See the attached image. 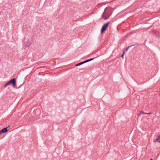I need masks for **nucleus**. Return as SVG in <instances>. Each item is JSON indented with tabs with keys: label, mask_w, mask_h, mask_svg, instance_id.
<instances>
[{
	"label": "nucleus",
	"mask_w": 160,
	"mask_h": 160,
	"mask_svg": "<svg viewBox=\"0 0 160 160\" xmlns=\"http://www.w3.org/2000/svg\"><path fill=\"white\" fill-rule=\"evenodd\" d=\"M140 112H141V113H143V114H146V113L143 112V111H142Z\"/></svg>",
	"instance_id": "11"
},
{
	"label": "nucleus",
	"mask_w": 160,
	"mask_h": 160,
	"mask_svg": "<svg viewBox=\"0 0 160 160\" xmlns=\"http://www.w3.org/2000/svg\"><path fill=\"white\" fill-rule=\"evenodd\" d=\"M83 64V62H80V63H78V64H76V66H79V65H82V64Z\"/></svg>",
	"instance_id": "6"
},
{
	"label": "nucleus",
	"mask_w": 160,
	"mask_h": 160,
	"mask_svg": "<svg viewBox=\"0 0 160 160\" xmlns=\"http://www.w3.org/2000/svg\"><path fill=\"white\" fill-rule=\"evenodd\" d=\"M109 24L110 23L108 22L103 25L101 29V32L102 33L106 30Z\"/></svg>",
	"instance_id": "3"
},
{
	"label": "nucleus",
	"mask_w": 160,
	"mask_h": 160,
	"mask_svg": "<svg viewBox=\"0 0 160 160\" xmlns=\"http://www.w3.org/2000/svg\"><path fill=\"white\" fill-rule=\"evenodd\" d=\"M132 46H129L128 48H126V49H125V51H127L128 50V48H129L130 47H132Z\"/></svg>",
	"instance_id": "7"
},
{
	"label": "nucleus",
	"mask_w": 160,
	"mask_h": 160,
	"mask_svg": "<svg viewBox=\"0 0 160 160\" xmlns=\"http://www.w3.org/2000/svg\"><path fill=\"white\" fill-rule=\"evenodd\" d=\"M153 142H160V135L157 138L154 140Z\"/></svg>",
	"instance_id": "5"
},
{
	"label": "nucleus",
	"mask_w": 160,
	"mask_h": 160,
	"mask_svg": "<svg viewBox=\"0 0 160 160\" xmlns=\"http://www.w3.org/2000/svg\"><path fill=\"white\" fill-rule=\"evenodd\" d=\"M111 8L109 7L106 8L104 12L102 15V17L104 19H106L109 18L111 15Z\"/></svg>",
	"instance_id": "1"
},
{
	"label": "nucleus",
	"mask_w": 160,
	"mask_h": 160,
	"mask_svg": "<svg viewBox=\"0 0 160 160\" xmlns=\"http://www.w3.org/2000/svg\"><path fill=\"white\" fill-rule=\"evenodd\" d=\"M8 128V127H7L6 128H4L3 129H2V130L0 131V132L1 133H5L6 132L8 131V130H7V129Z\"/></svg>",
	"instance_id": "4"
},
{
	"label": "nucleus",
	"mask_w": 160,
	"mask_h": 160,
	"mask_svg": "<svg viewBox=\"0 0 160 160\" xmlns=\"http://www.w3.org/2000/svg\"><path fill=\"white\" fill-rule=\"evenodd\" d=\"M12 84L13 88H15L16 86V80L15 78H13L9 82L6 83L4 86V87L5 88L8 85Z\"/></svg>",
	"instance_id": "2"
},
{
	"label": "nucleus",
	"mask_w": 160,
	"mask_h": 160,
	"mask_svg": "<svg viewBox=\"0 0 160 160\" xmlns=\"http://www.w3.org/2000/svg\"><path fill=\"white\" fill-rule=\"evenodd\" d=\"M151 112H149V113H146V114H148L150 115V114H151Z\"/></svg>",
	"instance_id": "13"
},
{
	"label": "nucleus",
	"mask_w": 160,
	"mask_h": 160,
	"mask_svg": "<svg viewBox=\"0 0 160 160\" xmlns=\"http://www.w3.org/2000/svg\"><path fill=\"white\" fill-rule=\"evenodd\" d=\"M141 112H140V113L138 114V116H139L141 115Z\"/></svg>",
	"instance_id": "10"
},
{
	"label": "nucleus",
	"mask_w": 160,
	"mask_h": 160,
	"mask_svg": "<svg viewBox=\"0 0 160 160\" xmlns=\"http://www.w3.org/2000/svg\"><path fill=\"white\" fill-rule=\"evenodd\" d=\"M124 53H125V51H123V54H122V57L123 58V56H124Z\"/></svg>",
	"instance_id": "9"
},
{
	"label": "nucleus",
	"mask_w": 160,
	"mask_h": 160,
	"mask_svg": "<svg viewBox=\"0 0 160 160\" xmlns=\"http://www.w3.org/2000/svg\"><path fill=\"white\" fill-rule=\"evenodd\" d=\"M83 62V64H84V63H86V62H87V60H85V61H84V62Z\"/></svg>",
	"instance_id": "12"
},
{
	"label": "nucleus",
	"mask_w": 160,
	"mask_h": 160,
	"mask_svg": "<svg viewBox=\"0 0 160 160\" xmlns=\"http://www.w3.org/2000/svg\"><path fill=\"white\" fill-rule=\"evenodd\" d=\"M93 58H91V59H88V60H87V62H89V61H91L92 60H93Z\"/></svg>",
	"instance_id": "8"
},
{
	"label": "nucleus",
	"mask_w": 160,
	"mask_h": 160,
	"mask_svg": "<svg viewBox=\"0 0 160 160\" xmlns=\"http://www.w3.org/2000/svg\"><path fill=\"white\" fill-rule=\"evenodd\" d=\"M150 160H152V159H151Z\"/></svg>",
	"instance_id": "14"
}]
</instances>
